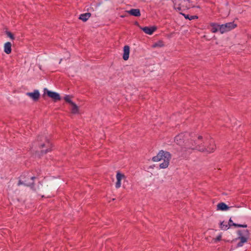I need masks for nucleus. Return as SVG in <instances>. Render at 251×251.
Listing matches in <instances>:
<instances>
[{
  "label": "nucleus",
  "mask_w": 251,
  "mask_h": 251,
  "mask_svg": "<svg viewBox=\"0 0 251 251\" xmlns=\"http://www.w3.org/2000/svg\"><path fill=\"white\" fill-rule=\"evenodd\" d=\"M220 228L222 229L226 230L227 228V225L224 224V222H222L220 224Z\"/></svg>",
  "instance_id": "b1692460"
},
{
  "label": "nucleus",
  "mask_w": 251,
  "mask_h": 251,
  "mask_svg": "<svg viewBox=\"0 0 251 251\" xmlns=\"http://www.w3.org/2000/svg\"><path fill=\"white\" fill-rule=\"evenodd\" d=\"M240 242L237 244V247H242L243 244L248 241L250 237V232L248 229L239 230L237 232Z\"/></svg>",
  "instance_id": "0eeeda50"
},
{
  "label": "nucleus",
  "mask_w": 251,
  "mask_h": 251,
  "mask_svg": "<svg viewBox=\"0 0 251 251\" xmlns=\"http://www.w3.org/2000/svg\"><path fill=\"white\" fill-rule=\"evenodd\" d=\"M198 17L196 15H194V16H190V20H193V19H198Z\"/></svg>",
  "instance_id": "c756f323"
},
{
  "label": "nucleus",
  "mask_w": 251,
  "mask_h": 251,
  "mask_svg": "<svg viewBox=\"0 0 251 251\" xmlns=\"http://www.w3.org/2000/svg\"><path fill=\"white\" fill-rule=\"evenodd\" d=\"M188 3L187 0H183L181 1V2L179 4L180 6L183 8H185V9H189V7L186 6L187 3Z\"/></svg>",
  "instance_id": "6ab92c4d"
},
{
  "label": "nucleus",
  "mask_w": 251,
  "mask_h": 251,
  "mask_svg": "<svg viewBox=\"0 0 251 251\" xmlns=\"http://www.w3.org/2000/svg\"><path fill=\"white\" fill-rule=\"evenodd\" d=\"M229 207L224 202H220L217 205V210H227L229 209Z\"/></svg>",
  "instance_id": "4468645a"
},
{
  "label": "nucleus",
  "mask_w": 251,
  "mask_h": 251,
  "mask_svg": "<svg viewBox=\"0 0 251 251\" xmlns=\"http://www.w3.org/2000/svg\"><path fill=\"white\" fill-rule=\"evenodd\" d=\"M65 100L70 104V110L72 114H78L79 113V107L73 102L69 96L64 98Z\"/></svg>",
  "instance_id": "6e6552de"
},
{
  "label": "nucleus",
  "mask_w": 251,
  "mask_h": 251,
  "mask_svg": "<svg viewBox=\"0 0 251 251\" xmlns=\"http://www.w3.org/2000/svg\"><path fill=\"white\" fill-rule=\"evenodd\" d=\"M49 97H50L54 101H56L57 100H59L61 99L60 95H48Z\"/></svg>",
  "instance_id": "aec40b11"
},
{
  "label": "nucleus",
  "mask_w": 251,
  "mask_h": 251,
  "mask_svg": "<svg viewBox=\"0 0 251 251\" xmlns=\"http://www.w3.org/2000/svg\"><path fill=\"white\" fill-rule=\"evenodd\" d=\"M91 16L90 13L82 14L79 16V19L83 22H86Z\"/></svg>",
  "instance_id": "f3484780"
},
{
  "label": "nucleus",
  "mask_w": 251,
  "mask_h": 251,
  "mask_svg": "<svg viewBox=\"0 0 251 251\" xmlns=\"http://www.w3.org/2000/svg\"><path fill=\"white\" fill-rule=\"evenodd\" d=\"M190 133L188 132L181 133L175 137V142L178 145L182 146V150L185 149V144L189 140Z\"/></svg>",
  "instance_id": "39448f33"
},
{
  "label": "nucleus",
  "mask_w": 251,
  "mask_h": 251,
  "mask_svg": "<svg viewBox=\"0 0 251 251\" xmlns=\"http://www.w3.org/2000/svg\"><path fill=\"white\" fill-rule=\"evenodd\" d=\"M229 226H234L235 227H247V225H241V224H237L233 223V221L231 219V218L229 220Z\"/></svg>",
  "instance_id": "a211bd4d"
},
{
  "label": "nucleus",
  "mask_w": 251,
  "mask_h": 251,
  "mask_svg": "<svg viewBox=\"0 0 251 251\" xmlns=\"http://www.w3.org/2000/svg\"><path fill=\"white\" fill-rule=\"evenodd\" d=\"M203 144L202 147L198 148L201 152L211 153L213 152L216 149L214 140L210 137H204Z\"/></svg>",
  "instance_id": "7ed1b4c3"
},
{
  "label": "nucleus",
  "mask_w": 251,
  "mask_h": 251,
  "mask_svg": "<svg viewBox=\"0 0 251 251\" xmlns=\"http://www.w3.org/2000/svg\"><path fill=\"white\" fill-rule=\"evenodd\" d=\"M127 12L131 15L135 17H139L141 16L140 10L139 9H131Z\"/></svg>",
  "instance_id": "ddd939ff"
},
{
  "label": "nucleus",
  "mask_w": 251,
  "mask_h": 251,
  "mask_svg": "<svg viewBox=\"0 0 251 251\" xmlns=\"http://www.w3.org/2000/svg\"><path fill=\"white\" fill-rule=\"evenodd\" d=\"M156 46H159V47H162L163 46V44H162V41H159L158 42V44H157L156 43L154 45V47H156Z\"/></svg>",
  "instance_id": "c85d7f7f"
},
{
  "label": "nucleus",
  "mask_w": 251,
  "mask_h": 251,
  "mask_svg": "<svg viewBox=\"0 0 251 251\" xmlns=\"http://www.w3.org/2000/svg\"><path fill=\"white\" fill-rule=\"evenodd\" d=\"M179 13L182 15H183L184 16V17L185 18V19H189L190 20V16L189 15H185L183 13H182V12H179Z\"/></svg>",
  "instance_id": "cd10ccee"
},
{
  "label": "nucleus",
  "mask_w": 251,
  "mask_h": 251,
  "mask_svg": "<svg viewBox=\"0 0 251 251\" xmlns=\"http://www.w3.org/2000/svg\"><path fill=\"white\" fill-rule=\"evenodd\" d=\"M38 143V145L41 149L46 148V150L44 151H42V152H44L45 153H46L48 151H51V143L50 142L49 140L45 136H42L40 137H38L37 139Z\"/></svg>",
  "instance_id": "423d86ee"
},
{
  "label": "nucleus",
  "mask_w": 251,
  "mask_h": 251,
  "mask_svg": "<svg viewBox=\"0 0 251 251\" xmlns=\"http://www.w3.org/2000/svg\"><path fill=\"white\" fill-rule=\"evenodd\" d=\"M30 98L35 101H37L40 97V95H29Z\"/></svg>",
  "instance_id": "5701e85b"
},
{
  "label": "nucleus",
  "mask_w": 251,
  "mask_h": 251,
  "mask_svg": "<svg viewBox=\"0 0 251 251\" xmlns=\"http://www.w3.org/2000/svg\"><path fill=\"white\" fill-rule=\"evenodd\" d=\"M210 25L212 27L211 31L213 33H216L218 30L220 31V25L215 23H211Z\"/></svg>",
  "instance_id": "dca6fc26"
},
{
  "label": "nucleus",
  "mask_w": 251,
  "mask_h": 251,
  "mask_svg": "<svg viewBox=\"0 0 251 251\" xmlns=\"http://www.w3.org/2000/svg\"><path fill=\"white\" fill-rule=\"evenodd\" d=\"M117 182L116 183V187L119 188L121 186V180L123 179L126 178L125 175L121 174L120 172H118L116 175Z\"/></svg>",
  "instance_id": "9b49d317"
},
{
  "label": "nucleus",
  "mask_w": 251,
  "mask_h": 251,
  "mask_svg": "<svg viewBox=\"0 0 251 251\" xmlns=\"http://www.w3.org/2000/svg\"><path fill=\"white\" fill-rule=\"evenodd\" d=\"M176 9L178 11L181 12L180 11H183L185 10V8H183L182 7H181V6L178 5L177 7H176Z\"/></svg>",
  "instance_id": "393cba45"
},
{
  "label": "nucleus",
  "mask_w": 251,
  "mask_h": 251,
  "mask_svg": "<svg viewBox=\"0 0 251 251\" xmlns=\"http://www.w3.org/2000/svg\"><path fill=\"white\" fill-rule=\"evenodd\" d=\"M43 94H58L55 92L49 91L47 88H44Z\"/></svg>",
  "instance_id": "412c9836"
},
{
  "label": "nucleus",
  "mask_w": 251,
  "mask_h": 251,
  "mask_svg": "<svg viewBox=\"0 0 251 251\" xmlns=\"http://www.w3.org/2000/svg\"><path fill=\"white\" fill-rule=\"evenodd\" d=\"M204 138L200 135L190 133L189 140L185 144V151L187 150H198L200 151L198 148L202 147Z\"/></svg>",
  "instance_id": "f257e3e1"
},
{
  "label": "nucleus",
  "mask_w": 251,
  "mask_h": 251,
  "mask_svg": "<svg viewBox=\"0 0 251 251\" xmlns=\"http://www.w3.org/2000/svg\"><path fill=\"white\" fill-rule=\"evenodd\" d=\"M26 94H40L38 90H35L33 92H27Z\"/></svg>",
  "instance_id": "a878e982"
},
{
  "label": "nucleus",
  "mask_w": 251,
  "mask_h": 251,
  "mask_svg": "<svg viewBox=\"0 0 251 251\" xmlns=\"http://www.w3.org/2000/svg\"><path fill=\"white\" fill-rule=\"evenodd\" d=\"M237 26V25L234 24V22H229L225 24L220 25V32L223 34L228 32Z\"/></svg>",
  "instance_id": "1a4fd4ad"
},
{
  "label": "nucleus",
  "mask_w": 251,
  "mask_h": 251,
  "mask_svg": "<svg viewBox=\"0 0 251 251\" xmlns=\"http://www.w3.org/2000/svg\"><path fill=\"white\" fill-rule=\"evenodd\" d=\"M5 33H6V35H7V36L9 37L11 39H12V40L15 39V37L12 32H11L10 31H6Z\"/></svg>",
  "instance_id": "4be33fe9"
},
{
  "label": "nucleus",
  "mask_w": 251,
  "mask_h": 251,
  "mask_svg": "<svg viewBox=\"0 0 251 251\" xmlns=\"http://www.w3.org/2000/svg\"><path fill=\"white\" fill-rule=\"evenodd\" d=\"M135 24L136 25H139V24H138V23L137 22H135Z\"/></svg>",
  "instance_id": "7c9ffc66"
},
{
  "label": "nucleus",
  "mask_w": 251,
  "mask_h": 251,
  "mask_svg": "<svg viewBox=\"0 0 251 251\" xmlns=\"http://www.w3.org/2000/svg\"><path fill=\"white\" fill-rule=\"evenodd\" d=\"M130 52V48L128 45H126L124 47V54L123 56L124 60H127L129 58Z\"/></svg>",
  "instance_id": "f8f14e48"
},
{
  "label": "nucleus",
  "mask_w": 251,
  "mask_h": 251,
  "mask_svg": "<svg viewBox=\"0 0 251 251\" xmlns=\"http://www.w3.org/2000/svg\"><path fill=\"white\" fill-rule=\"evenodd\" d=\"M203 38H206V35H204V36H203Z\"/></svg>",
  "instance_id": "2f4dec72"
},
{
  "label": "nucleus",
  "mask_w": 251,
  "mask_h": 251,
  "mask_svg": "<svg viewBox=\"0 0 251 251\" xmlns=\"http://www.w3.org/2000/svg\"><path fill=\"white\" fill-rule=\"evenodd\" d=\"M139 27L145 33L149 35H151L157 29V27L156 26L150 27L145 26L144 27H142L141 26Z\"/></svg>",
  "instance_id": "9d476101"
},
{
  "label": "nucleus",
  "mask_w": 251,
  "mask_h": 251,
  "mask_svg": "<svg viewBox=\"0 0 251 251\" xmlns=\"http://www.w3.org/2000/svg\"><path fill=\"white\" fill-rule=\"evenodd\" d=\"M222 235H219L217 238L213 239V240H214L215 242H216L217 241H219L221 240Z\"/></svg>",
  "instance_id": "bb28decb"
},
{
  "label": "nucleus",
  "mask_w": 251,
  "mask_h": 251,
  "mask_svg": "<svg viewBox=\"0 0 251 251\" xmlns=\"http://www.w3.org/2000/svg\"><path fill=\"white\" fill-rule=\"evenodd\" d=\"M11 43L10 42H7L5 43L4 45V51L7 54L11 52Z\"/></svg>",
  "instance_id": "2eb2a0df"
},
{
  "label": "nucleus",
  "mask_w": 251,
  "mask_h": 251,
  "mask_svg": "<svg viewBox=\"0 0 251 251\" xmlns=\"http://www.w3.org/2000/svg\"><path fill=\"white\" fill-rule=\"evenodd\" d=\"M25 178H26V179L24 180H20L19 181L18 185H20L21 184H24L26 186H30L32 189H33L35 191L37 190H41L44 192H46L48 191V189H47L46 187H43V185L42 184H40V186L38 185L37 189L34 188L33 186V183L32 182H29V179L32 181L35 178V177L31 176L29 173L27 174V175L25 176Z\"/></svg>",
  "instance_id": "20e7f679"
},
{
  "label": "nucleus",
  "mask_w": 251,
  "mask_h": 251,
  "mask_svg": "<svg viewBox=\"0 0 251 251\" xmlns=\"http://www.w3.org/2000/svg\"><path fill=\"white\" fill-rule=\"evenodd\" d=\"M171 158V154L169 152L162 150L156 156L153 157L152 160L154 162L163 161V162L160 164L159 167L161 169H165L168 167Z\"/></svg>",
  "instance_id": "f03ea898"
}]
</instances>
